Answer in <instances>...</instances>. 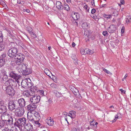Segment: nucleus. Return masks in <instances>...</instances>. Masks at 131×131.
<instances>
[{"label": "nucleus", "instance_id": "nucleus-1", "mask_svg": "<svg viewBox=\"0 0 131 131\" xmlns=\"http://www.w3.org/2000/svg\"><path fill=\"white\" fill-rule=\"evenodd\" d=\"M6 109L5 105L0 106V113H3L1 118L3 121H6V123L8 125L10 126L13 124L14 115L12 113L6 112Z\"/></svg>", "mask_w": 131, "mask_h": 131}, {"label": "nucleus", "instance_id": "nucleus-2", "mask_svg": "<svg viewBox=\"0 0 131 131\" xmlns=\"http://www.w3.org/2000/svg\"><path fill=\"white\" fill-rule=\"evenodd\" d=\"M25 56L21 54H17L15 57V59H16L15 61V63L18 65L17 69L18 71L19 72H22L24 70H26L27 68V65L26 64H22L25 58Z\"/></svg>", "mask_w": 131, "mask_h": 131}, {"label": "nucleus", "instance_id": "nucleus-3", "mask_svg": "<svg viewBox=\"0 0 131 131\" xmlns=\"http://www.w3.org/2000/svg\"><path fill=\"white\" fill-rule=\"evenodd\" d=\"M2 88L5 91L6 93L10 96H12L14 95L15 91L12 86L4 85Z\"/></svg>", "mask_w": 131, "mask_h": 131}, {"label": "nucleus", "instance_id": "nucleus-4", "mask_svg": "<svg viewBox=\"0 0 131 131\" xmlns=\"http://www.w3.org/2000/svg\"><path fill=\"white\" fill-rule=\"evenodd\" d=\"M30 81L31 80L29 78L23 80L21 83L22 87L25 89L31 87L32 85Z\"/></svg>", "mask_w": 131, "mask_h": 131}, {"label": "nucleus", "instance_id": "nucleus-5", "mask_svg": "<svg viewBox=\"0 0 131 131\" xmlns=\"http://www.w3.org/2000/svg\"><path fill=\"white\" fill-rule=\"evenodd\" d=\"M17 52V49L15 47H12L8 51L7 54L11 58L15 57L18 54H16Z\"/></svg>", "mask_w": 131, "mask_h": 131}, {"label": "nucleus", "instance_id": "nucleus-6", "mask_svg": "<svg viewBox=\"0 0 131 131\" xmlns=\"http://www.w3.org/2000/svg\"><path fill=\"white\" fill-rule=\"evenodd\" d=\"M40 97L39 95H34L30 97V100L34 104H35L40 101Z\"/></svg>", "mask_w": 131, "mask_h": 131}, {"label": "nucleus", "instance_id": "nucleus-7", "mask_svg": "<svg viewBox=\"0 0 131 131\" xmlns=\"http://www.w3.org/2000/svg\"><path fill=\"white\" fill-rule=\"evenodd\" d=\"M16 81H14L12 79H9L5 82L4 85L15 87L16 86Z\"/></svg>", "mask_w": 131, "mask_h": 131}, {"label": "nucleus", "instance_id": "nucleus-8", "mask_svg": "<svg viewBox=\"0 0 131 131\" xmlns=\"http://www.w3.org/2000/svg\"><path fill=\"white\" fill-rule=\"evenodd\" d=\"M24 111V108H18L15 111V114L16 116L20 117L23 115Z\"/></svg>", "mask_w": 131, "mask_h": 131}, {"label": "nucleus", "instance_id": "nucleus-9", "mask_svg": "<svg viewBox=\"0 0 131 131\" xmlns=\"http://www.w3.org/2000/svg\"><path fill=\"white\" fill-rule=\"evenodd\" d=\"M17 107L14 101L12 100L8 103V108L11 111H13Z\"/></svg>", "mask_w": 131, "mask_h": 131}, {"label": "nucleus", "instance_id": "nucleus-10", "mask_svg": "<svg viewBox=\"0 0 131 131\" xmlns=\"http://www.w3.org/2000/svg\"><path fill=\"white\" fill-rule=\"evenodd\" d=\"M116 26L114 25H112L108 28L107 30L110 33H113L116 31Z\"/></svg>", "mask_w": 131, "mask_h": 131}, {"label": "nucleus", "instance_id": "nucleus-11", "mask_svg": "<svg viewBox=\"0 0 131 131\" xmlns=\"http://www.w3.org/2000/svg\"><path fill=\"white\" fill-rule=\"evenodd\" d=\"M9 75L10 77L16 80H18L21 77L20 75L15 73L13 72H10L9 74Z\"/></svg>", "mask_w": 131, "mask_h": 131}, {"label": "nucleus", "instance_id": "nucleus-12", "mask_svg": "<svg viewBox=\"0 0 131 131\" xmlns=\"http://www.w3.org/2000/svg\"><path fill=\"white\" fill-rule=\"evenodd\" d=\"M19 105L21 107H24L26 105V102L24 99L21 98L18 100Z\"/></svg>", "mask_w": 131, "mask_h": 131}, {"label": "nucleus", "instance_id": "nucleus-13", "mask_svg": "<svg viewBox=\"0 0 131 131\" xmlns=\"http://www.w3.org/2000/svg\"><path fill=\"white\" fill-rule=\"evenodd\" d=\"M36 107L35 104H30L27 106V109L28 110H30L29 112H32L33 111H34V110L36 109Z\"/></svg>", "mask_w": 131, "mask_h": 131}, {"label": "nucleus", "instance_id": "nucleus-14", "mask_svg": "<svg viewBox=\"0 0 131 131\" xmlns=\"http://www.w3.org/2000/svg\"><path fill=\"white\" fill-rule=\"evenodd\" d=\"M71 16L72 18L75 20H78L80 18V15L77 13H75L74 12H72L71 14Z\"/></svg>", "mask_w": 131, "mask_h": 131}, {"label": "nucleus", "instance_id": "nucleus-15", "mask_svg": "<svg viewBox=\"0 0 131 131\" xmlns=\"http://www.w3.org/2000/svg\"><path fill=\"white\" fill-rule=\"evenodd\" d=\"M15 119L16 122L15 124L14 125L16 126L17 127H19V126H21L22 121H22V118H19L17 119Z\"/></svg>", "mask_w": 131, "mask_h": 131}, {"label": "nucleus", "instance_id": "nucleus-16", "mask_svg": "<svg viewBox=\"0 0 131 131\" xmlns=\"http://www.w3.org/2000/svg\"><path fill=\"white\" fill-rule=\"evenodd\" d=\"M32 114L34 115V116L36 118V120L37 121H39L40 118L41 117L39 113L35 111H33L32 112Z\"/></svg>", "mask_w": 131, "mask_h": 131}, {"label": "nucleus", "instance_id": "nucleus-17", "mask_svg": "<svg viewBox=\"0 0 131 131\" xmlns=\"http://www.w3.org/2000/svg\"><path fill=\"white\" fill-rule=\"evenodd\" d=\"M56 7L59 10H62L63 8V6H62V4L60 2L57 1L56 3Z\"/></svg>", "mask_w": 131, "mask_h": 131}, {"label": "nucleus", "instance_id": "nucleus-18", "mask_svg": "<svg viewBox=\"0 0 131 131\" xmlns=\"http://www.w3.org/2000/svg\"><path fill=\"white\" fill-rule=\"evenodd\" d=\"M8 79V76L6 75H0V82L1 83H3L4 82L7 81Z\"/></svg>", "mask_w": 131, "mask_h": 131}, {"label": "nucleus", "instance_id": "nucleus-19", "mask_svg": "<svg viewBox=\"0 0 131 131\" xmlns=\"http://www.w3.org/2000/svg\"><path fill=\"white\" fill-rule=\"evenodd\" d=\"M33 114L31 112H28L27 113V119L29 121L33 122L34 121L32 116Z\"/></svg>", "mask_w": 131, "mask_h": 131}, {"label": "nucleus", "instance_id": "nucleus-20", "mask_svg": "<svg viewBox=\"0 0 131 131\" xmlns=\"http://www.w3.org/2000/svg\"><path fill=\"white\" fill-rule=\"evenodd\" d=\"M25 128L27 130L31 131L32 128V126L31 125L30 123H28L24 126Z\"/></svg>", "mask_w": 131, "mask_h": 131}, {"label": "nucleus", "instance_id": "nucleus-21", "mask_svg": "<svg viewBox=\"0 0 131 131\" xmlns=\"http://www.w3.org/2000/svg\"><path fill=\"white\" fill-rule=\"evenodd\" d=\"M46 122L47 124L50 126H52L54 124V122L51 117L46 119Z\"/></svg>", "mask_w": 131, "mask_h": 131}, {"label": "nucleus", "instance_id": "nucleus-22", "mask_svg": "<svg viewBox=\"0 0 131 131\" xmlns=\"http://www.w3.org/2000/svg\"><path fill=\"white\" fill-rule=\"evenodd\" d=\"M24 74L25 75H27L30 74L32 72L30 68H27L26 70H24Z\"/></svg>", "mask_w": 131, "mask_h": 131}, {"label": "nucleus", "instance_id": "nucleus-23", "mask_svg": "<svg viewBox=\"0 0 131 131\" xmlns=\"http://www.w3.org/2000/svg\"><path fill=\"white\" fill-rule=\"evenodd\" d=\"M71 88V91L75 95H77L79 93L78 90L74 87L72 86Z\"/></svg>", "mask_w": 131, "mask_h": 131}, {"label": "nucleus", "instance_id": "nucleus-24", "mask_svg": "<svg viewBox=\"0 0 131 131\" xmlns=\"http://www.w3.org/2000/svg\"><path fill=\"white\" fill-rule=\"evenodd\" d=\"M75 112L74 111H71L69 113L68 116L70 117L71 118H73L75 117Z\"/></svg>", "mask_w": 131, "mask_h": 131}, {"label": "nucleus", "instance_id": "nucleus-25", "mask_svg": "<svg viewBox=\"0 0 131 131\" xmlns=\"http://www.w3.org/2000/svg\"><path fill=\"white\" fill-rule=\"evenodd\" d=\"M84 35L85 36H87L88 38H90L91 37H92L91 34L89 32L88 30L84 32Z\"/></svg>", "mask_w": 131, "mask_h": 131}, {"label": "nucleus", "instance_id": "nucleus-26", "mask_svg": "<svg viewBox=\"0 0 131 131\" xmlns=\"http://www.w3.org/2000/svg\"><path fill=\"white\" fill-rule=\"evenodd\" d=\"M31 90L33 92H37L38 91V88L36 86L32 87L31 89Z\"/></svg>", "mask_w": 131, "mask_h": 131}, {"label": "nucleus", "instance_id": "nucleus-27", "mask_svg": "<svg viewBox=\"0 0 131 131\" xmlns=\"http://www.w3.org/2000/svg\"><path fill=\"white\" fill-rule=\"evenodd\" d=\"M5 60L4 59H0V67L3 66L5 64Z\"/></svg>", "mask_w": 131, "mask_h": 131}, {"label": "nucleus", "instance_id": "nucleus-28", "mask_svg": "<svg viewBox=\"0 0 131 131\" xmlns=\"http://www.w3.org/2000/svg\"><path fill=\"white\" fill-rule=\"evenodd\" d=\"M54 93L55 95L57 97H61L62 95L61 93H60L57 91H54Z\"/></svg>", "mask_w": 131, "mask_h": 131}, {"label": "nucleus", "instance_id": "nucleus-29", "mask_svg": "<svg viewBox=\"0 0 131 131\" xmlns=\"http://www.w3.org/2000/svg\"><path fill=\"white\" fill-rule=\"evenodd\" d=\"M86 49H84L83 48H81L80 51L81 53L82 54H87Z\"/></svg>", "mask_w": 131, "mask_h": 131}, {"label": "nucleus", "instance_id": "nucleus-30", "mask_svg": "<svg viewBox=\"0 0 131 131\" xmlns=\"http://www.w3.org/2000/svg\"><path fill=\"white\" fill-rule=\"evenodd\" d=\"M45 72L48 76H49L50 73L52 75H53L49 71L48 69H46L44 70Z\"/></svg>", "mask_w": 131, "mask_h": 131}, {"label": "nucleus", "instance_id": "nucleus-31", "mask_svg": "<svg viewBox=\"0 0 131 131\" xmlns=\"http://www.w3.org/2000/svg\"><path fill=\"white\" fill-rule=\"evenodd\" d=\"M28 32L30 33L31 36L33 38H36L37 37L36 35L33 32H31V31H28Z\"/></svg>", "mask_w": 131, "mask_h": 131}, {"label": "nucleus", "instance_id": "nucleus-32", "mask_svg": "<svg viewBox=\"0 0 131 131\" xmlns=\"http://www.w3.org/2000/svg\"><path fill=\"white\" fill-rule=\"evenodd\" d=\"M0 120V129L3 127L4 125V122L5 121H4ZM6 122V121H5Z\"/></svg>", "mask_w": 131, "mask_h": 131}, {"label": "nucleus", "instance_id": "nucleus-33", "mask_svg": "<svg viewBox=\"0 0 131 131\" xmlns=\"http://www.w3.org/2000/svg\"><path fill=\"white\" fill-rule=\"evenodd\" d=\"M3 36L2 31H0V42H2L3 41Z\"/></svg>", "mask_w": 131, "mask_h": 131}, {"label": "nucleus", "instance_id": "nucleus-34", "mask_svg": "<svg viewBox=\"0 0 131 131\" xmlns=\"http://www.w3.org/2000/svg\"><path fill=\"white\" fill-rule=\"evenodd\" d=\"M63 8L65 10L68 11L70 10V8L69 5L67 4H65Z\"/></svg>", "mask_w": 131, "mask_h": 131}, {"label": "nucleus", "instance_id": "nucleus-35", "mask_svg": "<svg viewBox=\"0 0 131 131\" xmlns=\"http://www.w3.org/2000/svg\"><path fill=\"white\" fill-rule=\"evenodd\" d=\"M131 19V17L130 16H127L126 18V21L127 23H129L130 22V20Z\"/></svg>", "mask_w": 131, "mask_h": 131}, {"label": "nucleus", "instance_id": "nucleus-36", "mask_svg": "<svg viewBox=\"0 0 131 131\" xmlns=\"http://www.w3.org/2000/svg\"><path fill=\"white\" fill-rule=\"evenodd\" d=\"M22 121H22L21 126H24V125L26 124V118H22Z\"/></svg>", "mask_w": 131, "mask_h": 131}, {"label": "nucleus", "instance_id": "nucleus-37", "mask_svg": "<svg viewBox=\"0 0 131 131\" xmlns=\"http://www.w3.org/2000/svg\"><path fill=\"white\" fill-rule=\"evenodd\" d=\"M86 51L87 52L86 54H91L94 53L93 51L89 49H86Z\"/></svg>", "mask_w": 131, "mask_h": 131}, {"label": "nucleus", "instance_id": "nucleus-38", "mask_svg": "<svg viewBox=\"0 0 131 131\" xmlns=\"http://www.w3.org/2000/svg\"><path fill=\"white\" fill-rule=\"evenodd\" d=\"M112 16L111 15L109 14L107 15V14H105L103 15V16L104 17L107 19H110L111 18Z\"/></svg>", "mask_w": 131, "mask_h": 131}, {"label": "nucleus", "instance_id": "nucleus-39", "mask_svg": "<svg viewBox=\"0 0 131 131\" xmlns=\"http://www.w3.org/2000/svg\"><path fill=\"white\" fill-rule=\"evenodd\" d=\"M14 44V42H11L7 45V47L8 48H10L12 47H13V46Z\"/></svg>", "mask_w": 131, "mask_h": 131}, {"label": "nucleus", "instance_id": "nucleus-40", "mask_svg": "<svg viewBox=\"0 0 131 131\" xmlns=\"http://www.w3.org/2000/svg\"><path fill=\"white\" fill-rule=\"evenodd\" d=\"M72 59H73L74 61L73 62L75 63V64H78V61L76 57H75L74 58H72Z\"/></svg>", "mask_w": 131, "mask_h": 131}, {"label": "nucleus", "instance_id": "nucleus-41", "mask_svg": "<svg viewBox=\"0 0 131 131\" xmlns=\"http://www.w3.org/2000/svg\"><path fill=\"white\" fill-rule=\"evenodd\" d=\"M23 94L24 95H25L27 96H28L29 95V93L27 91H24L23 92Z\"/></svg>", "mask_w": 131, "mask_h": 131}, {"label": "nucleus", "instance_id": "nucleus-42", "mask_svg": "<svg viewBox=\"0 0 131 131\" xmlns=\"http://www.w3.org/2000/svg\"><path fill=\"white\" fill-rule=\"evenodd\" d=\"M94 123H95V122H94L93 121L92 122H90V126H91L92 128H94Z\"/></svg>", "mask_w": 131, "mask_h": 131}, {"label": "nucleus", "instance_id": "nucleus-43", "mask_svg": "<svg viewBox=\"0 0 131 131\" xmlns=\"http://www.w3.org/2000/svg\"><path fill=\"white\" fill-rule=\"evenodd\" d=\"M103 71L105 72H106L107 74L111 75L112 74V73L108 70H107L106 69H105V68H103Z\"/></svg>", "mask_w": 131, "mask_h": 131}, {"label": "nucleus", "instance_id": "nucleus-44", "mask_svg": "<svg viewBox=\"0 0 131 131\" xmlns=\"http://www.w3.org/2000/svg\"><path fill=\"white\" fill-rule=\"evenodd\" d=\"M6 54L5 53H3L0 57V59H4L6 56Z\"/></svg>", "mask_w": 131, "mask_h": 131}, {"label": "nucleus", "instance_id": "nucleus-45", "mask_svg": "<svg viewBox=\"0 0 131 131\" xmlns=\"http://www.w3.org/2000/svg\"><path fill=\"white\" fill-rule=\"evenodd\" d=\"M103 34L104 36H108V34L106 31H103Z\"/></svg>", "mask_w": 131, "mask_h": 131}, {"label": "nucleus", "instance_id": "nucleus-46", "mask_svg": "<svg viewBox=\"0 0 131 131\" xmlns=\"http://www.w3.org/2000/svg\"><path fill=\"white\" fill-rule=\"evenodd\" d=\"M10 130L11 131H17L16 128L15 127H12Z\"/></svg>", "mask_w": 131, "mask_h": 131}, {"label": "nucleus", "instance_id": "nucleus-47", "mask_svg": "<svg viewBox=\"0 0 131 131\" xmlns=\"http://www.w3.org/2000/svg\"><path fill=\"white\" fill-rule=\"evenodd\" d=\"M111 97V94H107L106 95V97L108 99H110Z\"/></svg>", "mask_w": 131, "mask_h": 131}, {"label": "nucleus", "instance_id": "nucleus-48", "mask_svg": "<svg viewBox=\"0 0 131 131\" xmlns=\"http://www.w3.org/2000/svg\"><path fill=\"white\" fill-rule=\"evenodd\" d=\"M84 8L85 9H86L88 12H89V9L88 8V6L86 5H85L84 7Z\"/></svg>", "mask_w": 131, "mask_h": 131}, {"label": "nucleus", "instance_id": "nucleus-49", "mask_svg": "<svg viewBox=\"0 0 131 131\" xmlns=\"http://www.w3.org/2000/svg\"><path fill=\"white\" fill-rule=\"evenodd\" d=\"M118 118V116L117 115H116L115 116V118L113 121V122H114L116 121L117 119Z\"/></svg>", "mask_w": 131, "mask_h": 131}, {"label": "nucleus", "instance_id": "nucleus-50", "mask_svg": "<svg viewBox=\"0 0 131 131\" xmlns=\"http://www.w3.org/2000/svg\"><path fill=\"white\" fill-rule=\"evenodd\" d=\"M50 86L52 87L55 88H56L57 86L56 85L53 83H51L50 85Z\"/></svg>", "mask_w": 131, "mask_h": 131}, {"label": "nucleus", "instance_id": "nucleus-51", "mask_svg": "<svg viewBox=\"0 0 131 131\" xmlns=\"http://www.w3.org/2000/svg\"><path fill=\"white\" fill-rule=\"evenodd\" d=\"M4 103L3 101L2 100L0 99V106L2 105H4Z\"/></svg>", "mask_w": 131, "mask_h": 131}, {"label": "nucleus", "instance_id": "nucleus-52", "mask_svg": "<svg viewBox=\"0 0 131 131\" xmlns=\"http://www.w3.org/2000/svg\"><path fill=\"white\" fill-rule=\"evenodd\" d=\"M119 90L122 93L125 94L126 91L123 90L122 89H120Z\"/></svg>", "mask_w": 131, "mask_h": 131}, {"label": "nucleus", "instance_id": "nucleus-53", "mask_svg": "<svg viewBox=\"0 0 131 131\" xmlns=\"http://www.w3.org/2000/svg\"><path fill=\"white\" fill-rule=\"evenodd\" d=\"M96 11V10L94 9H92L91 11V13L92 14H93Z\"/></svg>", "mask_w": 131, "mask_h": 131}, {"label": "nucleus", "instance_id": "nucleus-54", "mask_svg": "<svg viewBox=\"0 0 131 131\" xmlns=\"http://www.w3.org/2000/svg\"><path fill=\"white\" fill-rule=\"evenodd\" d=\"M38 91H39V92L41 94L43 95V94L44 91L43 90H39Z\"/></svg>", "mask_w": 131, "mask_h": 131}, {"label": "nucleus", "instance_id": "nucleus-55", "mask_svg": "<svg viewBox=\"0 0 131 131\" xmlns=\"http://www.w3.org/2000/svg\"><path fill=\"white\" fill-rule=\"evenodd\" d=\"M91 3L92 6H94L95 5L94 0H92Z\"/></svg>", "mask_w": 131, "mask_h": 131}, {"label": "nucleus", "instance_id": "nucleus-56", "mask_svg": "<svg viewBox=\"0 0 131 131\" xmlns=\"http://www.w3.org/2000/svg\"><path fill=\"white\" fill-rule=\"evenodd\" d=\"M38 121H37L36 120V121H34L35 123L36 124H38L39 125H40V124L38 122Z\"/></svg>", "mask_w": 131, "mask_h": 131}, {"label": "nucleus", "instance_id": "nucleus-57", "mask_svg": "<svg viewBox=\"0 0 131 131\" xmlns=\"http://www.w3.org/2000/svg\"><path fill=\"white\" fill-rule=\"evenodd\" d=\"M4 131H11L10 129H9L8 128H6L4 129Z\"/></svg>", "mask_w": 131, "mask_h": 131}, {"label": "nucleus", "instance_id": "nucleus-58", "mask_svg": "<svg viewBox=\"0 0 131 131\" xmlns=\"http://www.w3.org/2000/svg\"><path fill=\"white\" fill-rule=\"evenodd\" d=\"M98 124V123L97 122L94 123V128H96L97 127V125Z\"/></svg>", "mask_w": 131, "mask_h": 131}, {"label": "nucleus", "instance_id": "nucleus-59", "mask_svg": "<svg viewBox=\"0 0 131 131\" xmlns=\"http://www.w3.org/2000/svg\"><path fill=\"white\" fill-rule=\"evenodd\" d=\"M120 1L121 3L122 4H123L124 3V0H120Z\"/></svg>", "mask_w": 131, "mask_h": 131}, {"label": "nucleus", "instance_id": "nucleus-60", "mask_svg": "<svg viewBox=\"0 0 131 131\" xmlns=\"http://www.w3.org/2000/svg\"><path fill=\"white\" fill-rule=\"evenodd\" d=\"M121 32L122 33H124V28L123 29V28L122 27L121 29Z\"/></svg>", "mask_w": 131, "mask_h": 131}, {"label": "nucleus", "instance_id": "nucleus-61", "mask_svg": "<svg viewBox=\"0 0 131 131\" xmlns=\"http://www.w3.org/2000/svg\"><path fill=\"white\" fill-rule=\"evenodd\" d=\"M14 61H11V64L13 66H14Z\"/></svg>", "mask_w": 131, "mask_h": 131}, {"label": "nucleus", "instance_id": "nucleus-62", "mask_svg": "<svg viewBox=\"0 0 131 131\" xmlns=\"http://www.w3.org/2000/svg\"><path fill=\"white\" fill-rule=\"evenodd\" d=\"M66 1L68 3H71L70 0H66Z\"/></svg>", "mask_w": 131, "mask_h": 131}, {"label": "nucleus", "instance_id": "nucleus-63", "mask_svg": "<svg viewBox=\"0 0 131 131\" xmlns=\"http://www.w3.org/2000/svg\"><path fill=\"white\" fill-rule=\"evenodd\" d=\"M72 46L73 47H75V44L74 42H73L72 43Z\"/></svg>", "mask_w": 131, "mask_h": 131}, {"label": "nucleus", "instance_id": "nucleus-64", "mask_svg": "<svg viewBox=\"0 0 131 131\" xmlns=\"http://www.w3.org/2000/svg\"><path fill=\"white\" fill-rule=\"evenodd\" d=\"M25 11L26 12L28 13H29L30 12V11L28 9H26L25 10Z\"/></svg>", "mask_w": 131, "mask_h": 131}]
</instances>
